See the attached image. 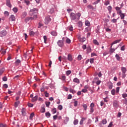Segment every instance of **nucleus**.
Masks as SVG:
<instances>
[{"mask_svg": "<svg viewBox=\"0 0 127 127\" xmlns=\"http://www.w3.org/2000/svg\"><path fill=\"white\" fill-rule=\"evenodd\" d=\"M61 80H62L63 81H64L65 82H66V76L65 75H62V79Z\"/></svg>", "mask_w": 127, "mask_h": 127, "instance_id": "72a5a7b5", "label": "nucleus"}, {"mask_svg": "<svg viewBox=\"0 0 127 127\" xmlns=\"http://www.w3.org/2000/svg\"><path fill=\"white\" fill-rule=\"evenodd\" d=\"M29 34L31 36H34V34H35V33L33 32V31L30 30Z\"/></svg>", "mask_w": 127, "mask_h": 127, "instance_id": "393cba45", "label": "nucleus"}, {"mask_svg": "<svg viewBox=\"0 0 127 127\" xmlns=\"http://www.w3.org/2000/svg\"><path fill=\"white\" fill-rule=\"evenodd\" d=\"M93 42L95 45H100V44L98 42L97 40H93Z\"/></svg>", "mask_w": 127, "mask_h": 127, "instance_id": "b1692460", "label": "nucleus"}, {"mask_svg": "<svg viewBox=\"0 0 127 127\" xmlns=\"http://www.w3.org/2000/svg\"><path fill=\"white\" fill-rule=\"evenodd\" d=\"M51 34H52L53 36H57V32L55 31L51 32Z\"/></svg>", "mask_w": 127, "mask_h": 127, "instance_id": "a211bd4d", "label": "nucleus"}, {"mask_svg": "<svg viewBox=\"0 0 127 127\" xmlns=\"http://www.w3.org/2000/svg\"><path fill=\"white\" fill-rule=\"evenodd\" d=\"M116 49H118V48H116V49H113L111 48L110 50V52H111V53H114V52L116 51Z\"/></svg>", "mask_w": 127, "mask_h": 127, "instance_id": "cd10ccee", "label": "nucleus"}, {"mask_svg": "<svg viewBox=\"0 0 127 127\" xmlns=\"http://www.w3.org/2000/svg\"><path fill=\"white\" fill-rule=\"evenodd\" d=\"M120 17H121V19H125V14H124V13H122V14H120Z\"/></svg>", "mask_w": 127, "mask_h": 127, "instance_id": "7c9ffc66", "label": "nucleus"}, {"mask_svg": "<svg viewBox=\"0 0 127 127\" xmlns=\"http://www.w3.org/2000/svg\"><path fill=\"white\" fill-rule=\"evenodd\" d=\"M3 87L5 89H7V88L8 87V86L7 85V84H4L3 85Z\"/></svg>", "mask_w": 127, "mask_h": 127, "instance_id": "052dcab7", "label": "nucleus"}, {"mask_svg": "<svg viewBox=\"0 0 127 127\" xmlns=\"http://www.w3.org/2000/svg\"><path fill=\"white\" fill-rule=\"evenodd\" d=\"M0 127H7L6 124H3L2 123L0 124Z\"/></svg>", "mask_w": 127, "mask_h": 127, "instance_id": "a19ab883", "label": "nucleus"}, {"mask_svg": "<svg viewBox=\"0 0 127 127\" xmlns=\"http://www.w3.org/2000/svg\"><path fill=\"white\" fill-rule=\"evenodd\" d=\"M82 106L84 111H87V108H88V106L87 105V104H83Z\"/></svg>", "mask_w": 127, "mask_h": 127, "instance_id": "2f4dec72", "label": "nucleus"}, {"mask_svg": "<svg viewBox=\"0 0 127 127\" xmlns=\"http://www.w3.org/2000/svg\"><path fill=\"white\" fill-rule=\"evenodd\" d=\"M113 106L114 108H116V109H118V108L120 107V102L118 100L113 101Z\"/></svg>", "mask_w": 127, "mask_h": 127, "instance_id": "f03ea898", "label": "nucleus"}, {"mask_svg": "<svg viewBox=\"0 0 127 127\" xmlns=\"http://www.w3.org/2000/svg\"><path fill=\"white\" fill-rule=\"evenodd\" d=\"M4 72V68H2L0 69V76H1L3 72Z\"/></svg>", "mask_w": 127, "mask_h": 127, "instance_id": "a878e982", "label": "nucleus"}, {"mask_svg": "<svg viewBox=\"0 0 127 127\" xmlns=\"http://www.w3.org/2000/svg\"><path fill=\"white\" fill-rule=\"evenodd\" d=\"M33 117H34V113H32L30 114V120H32Z\"/></svg>", "mask_w": 127, "mask_h": 127, "instance_id": "37998d69", "label": "nucleus"}, {"mask_svg": "<svg viewBox=\"0 0 127 127\" xmlns=\"http://www.w3.org/2000/svg\"><path fill=\"white\" fill-rule=\"evenodd\" d=\"M45 24H48V23L51 21V18H50V16H48L45 18Z\"/></svg>", "mask_w": 127, "mask_h": 127, "instance_id": "39448f33", "label": "nucleus"}, {"mask_svg": "<svg viewBox=\"0 0 127 127\" xmlns=\"http://www.w3.org/2000/svg\"><path fill=\"white\" fill-rule=\"evenodd\" d=\"M88 8L89 9H94V7H93V5L89 4L87 6Z\"/></svg>", "mask_w": 127, "mask_h": 127, "instance_id": "ea45409f", "label": "nucleus"}, {"mask_svg": "<svg viewBox=\"0 0 127 127\" xmlns=\"http://www.w3.org/2000/svg\"><path fill=\"white\" fill-rule=\"evenodd\" d=\"M20 104L19 101H17L15 103L14 107L15 108H17L18 107V105Z\"/></svg>", "mask_w": 127, "mask_h": 127, "instance_id": "473e14b6", "label": "nucleus"}, {"mask_svg": "<svg viewBox=\"0 0 127 127\" xmlns=\"http://www.w3.org/2000/svg\"><path fill=\"white\" fill-rule=\"evenodd\" d=\"M40 91L41 92H44V91H45V88H44V86H42V87H41Z\"/></svg>", "mask_w": 127, "mask_h": 127, "instance_id": "603ef678", "label": "nucleus"}, {"mask_svg": "<svg viewBox=\"0 0 127 127\" xmlns=\"http://www.w3.org/2000/svg\"><path fill=\"white\" fill-rule=\"evenodd\" d=\"M6 34H7V32L5 30H3L0 32V36H1V37H3V36H5Z\"/></svg>", "mask_w": 127, "mask_h": 127, "instance_id": "423d86ee", "label": "nucleus"}, {"mask_svg": "<svg viewBox=\"0 0 127 127\" xmlns=\"http://www.w3.org/2000/svg\"><path fill=\"white\" fill-rule=\"evenodd\" d=\"M26 15H27V13L26 12H23L21 15L22 18H24Z\"/></svg>", "mask_w": 127, "mask_h": 127, "instance_id": "f3484780", "label": "nucleus"}, {"mask_svg": "<svg viewBox=\"0 0 127 127\" xmlns=\"http://www.w3.org/2000/svg\"><path fill=\"white\" fill-rule=\"evenodd\" d=\"M86 51L87 54L91 53V52H92V49L91 48V47H88L87 48Z\"/></svg>", "mask_w": 127, "mask_h": 127, "instance_id": "4468645a", "label": "nucleus"}, {"mask_svg": "<svg viewBox=\"0 0 127 127\" xmlns=\"http://www.w3.org/2000/svg\"><path fill=\"white\" fill-rule=\"evenodd\" d=\"M122 97H123V98H124V99H126V98H127V93L123 94Z\"/></svg>", "mask_w": 127, "mask_h": 127, "instance_id": "49530a36", "label": "nucleus"}, {"mask_svg": "<svg viewBox=\"0 0 127 127\" xmlns=\"http://www.w3.org/2000/svg\"><path fill=\"white\" fill-rule=\"evenodd\" d=\"M71 73H72V71H71V70H67L65 72V74H66V75H67V76H69V75H70V74H71Z\"/></svg>", "mask_w": 127, "mask_h": 127, "instance_id": "f704fd0d", "label": "nucleus"}, {"mask_svg": "<svg viewBox=\"0 0 127 127\" xmlns=\"http://www.w3.org/2000/svg\"><path fill=\"white\" fill-rule=\"evenodd\" d=\"M66 42L68 44H70L71 43V40H70L69 38H67L66 40Z\"/></svg>", "mask_w": 127, "mask_h": 127, "instance_id": "79ce46f5", "label": "nucleus"}, {"mask_svg": "<svg viewBox=\"0 0 127 127\" xmlns=\"http://www.w3.org/2000/svg\"><path fill=\"white\" fill-rule=\"evenodd\" d=\"M121 70L122 71L123 78L126 77V73L127 72V68L125 67H122L121 68Z\"/></svg>", "mask_w": 127, "mask_h": 127, "instance_id": "7ed1b4c3", "label": "nucleus"}, {"mask_svg": "<svg viewBox=\"0 0 127 127\" xmlns=\"http://www.w3.org/2000/svg\"><path fill=\"white\" fill-rule=\"evenodd\" d=\"M81 13L79 12L76 13V14L73 12H71L70 14L69 17L71 20H74L75 22H77V21H79L80 17H81Z\"/></svg>", "mask_w": 127, "mask_h": 127, "instance_id": "f257e3e1", "label": "nucleus"}, {"mask_svg": "<svg viewBox=\"0 0 127 127\" xmlns=\"http://www.w3.org/2000/svg\"><path fill=\"white\" fill-rule=\"evenodd\" d=\"M46 117H47V118H50L51 114H50V113L49 112H47L46 114Z\"/></svg>", "mask_w": 127, "mask_h": 127, "instance_id": "c9c22d12", "label": "nucleus"}, {"mask_svg": "<svg viewBox=\"0 0 127 127\" xmlns=\"http://www.w3.org/2000/svg\"><path fill=\"white\" fill-rule=\"evenodd\" d=\"M107 9H108L109 13L111 14V13L112 12V7H111V6H109L108 7H107Z\"/></svg>", "mask_w": 127, "mask_h": 127, "instance_id": "5701e85b", "label": "nucleus"}, {"mask_svg": "<svg viewBox=\"0 0 127 127\" xmlns=\"http://www.w3.org/2000/svg\"><path fill=\"white\" fill-rule=\"evenodd\" d=\"M24 2L27 4V5H29V4L30 3V2L28 0H25Z\"/></svg>", "mask_w": 127, "mask_h": 127, "instance_id": "6e6d98bb", "label": "nucleus"}, {"mask_svg": "<svg viewBox=\"0 0 127 127\" xmlns=\"http://www.w3.org/2000/svg\"><path fill=\"white\" fill-rule=\"evenodd\" d=\"M78 123H79V121H78V120H75L73 122V125H74V126H76V125H78Z\"/></svg>", "mask_w": 127, "mask_h": 127, "instance_id": "58836bf2", "label": "nucleus"}, {"mask_svg": "<svg viewBox=\"0 0 127 127\" xmlns=\"http://www.w3.org/2000/svg\"><path fill=\"white\" fill-rule=\"evenodd\" d=\"M78 24H79V26H82L83 25V23H82V21H79L78 22Z\"/></svg>", "mask_w": 127, "mask_h": 127, "instance_id": "680f3d73", "label": "nucleus"}, {"mask_svg": "<svg viewBox=\"0 0 127 127\" xmlns=\"http://www.w3.org/2000/svg\"><path fill=\"white\" fill-rule=\"evenodd\" d=\"M46 107H49V106H50V102H46Z\"/></svg>", "mask_w": 127, "mask_h": 127, "instance_id": "4d7b16f0", "label": "nucleus"}, {"mask_svg": "<svg viewBox=\"0 0 127 127\" xmlns=\"http://www.w3.org/2000/svg\"><path fill=\"white\" fill-rule=\"evenodd\" d=\"M84 89H85V90H88V89L91 90V87H90V86L86 85L84 86Z\"/></svg>", "mask_w": 127, "mask_h": 127, "instance_id": "4c0bfd02", "label": "nucleus"}, {"mask_svg": "<svg viewBox=\"0 0 127 127\" xmlns=\"http://www.w3.org/2000/svg\"><path fill=\"white\" fill-rule=\"evenodd\" d=\"M44 95H45L46 98H48V97H49V93H48L47 92V91H45V92H44Z\"/></svg>", "mask_w": 127, "mask_h": 127, "instance_id": "e433bc0d", "label": "nucleus"}, {"mask_svg": "<svg viewBox=\"0 0 127 127\" xmlns=\"http://www.w3.org/2000/svg\"><path fill=\"white\" fill-rule=\"evenodd\" d=\"M103 125H106L107 124V120L106 119H104L102 120Z\"/></svg>", "mask_w": 127, "mask_h": 127, "instance_id": "3c124183", "label": "nucleus"}, {"mask_svg": "<svg viewBox=\"0 0 127 127\" xmlns=\"http://www.w3.org/2000/svg\"><path fill=\"white\" fill-rule=\"evenodd\" d=\"M73 82H74V83H77V84H79L80 83V80L77 78H75L73 79Z\"/></svg>", "mask_w": 127, "mask_h": 127, "instance_id": "dca6fc26", "label": "nucleus"}, {"mask_svg": "<svg viewBox=\"0 0 127 127\" xmlns=\"http://www.w3.org/2000/svg\"><path fill=\"white\" fill-rule=\"evenodd\" d=\"M82 48L83 50H85V49H87V46L86 45H83Z\"/></svg>", "mask_w": 127, "mask_h": 127, "instance_id": "13d9d810", "label": "nucleus"}, {"mask_svg": "<svg viewBox=\"0 0 127 127\" xmlns=\"http://www.w3.org/2000/svg\"><path fill=\"white\" fill-rule=\"evenodd\" d=\"M74 107H77L78 106V101H75L74 102Z\"/></svg>", "mask_w": 127, "mask_h": 127, "instance_id": "5fc2aeb1", "label": "nucleus"}, {"mask_svg": "<svg viewBox=\"0 0 127 127\" xmlns=\"http://www.w3.org/2000/svg\"><path fill=\"white\" fill-rule=\"evenodd\" d=\"M81 92H82V93H87V92H88V89H85L84 88L82 89Z\"/></svg>", "mask_w": 127, "mask_h": 127, "instance_id": "09e8293b", "label": "nucleus"}, {"mask_svg": "<svg viewBox=\"0 0 127 127\" xmlns=\"http://www.w3.org/2000/svg\"><path fill=\"white\" fill-rule=\"evenodd\" d=\"M105 5H109L110 4V0H107L104 3Z\"/></svg>", "mask_w": 127, "mask_h": 127, "instance_id": "a18cd8bd", "label": "nucleus"}, {"mask_svg": "<svg viewBox=\"0 0 127 127\" xmlns=\"http://www.w3.org/2000/svg\"><path fill=\"white\" fill-rule=\"evenodd\" d=\"M85 24L86 26H90V25H91L90 21H89L88 20L85 21Z\"/></svg>", "mask_w": 127, "mask_h": 127, "instance_id": "6ab92c4d", "label": "nucleus"}, {"mask_svg": "<svg viewBox=\"0 0 127 127\" xmlns=\"http://www.w3.org/2000/svg\"><path fill=\"white\" fill-rule=\"evenodd\" d=\"M52 114H56V113L57 112V110L56 108L52 109Z\"/></svg>", "mask_w": 127, "mask_h": 127, "instance_id": "c85d7f7f", "label": "nucleus"}, {"mask_svg": "<svg viewBox=\"0 0 127 127\" xmlns=\"http://www.w3.org/2000/svg\"><path fill=\"white\" fill-rule=\"evenodd\" d=\"M122 40L119 39V40H117L116 41H114L112 44H111V48H112V47H113V45H114V44H117V43H120V42Z\"/></svg>", "mask_w": 127, "mask_h": 127, "instance_id": "6e6552de", "label": "nucleus"}, {"mask_svg": "<svg viewBox=\"0 0 127 127\" xmlns=\"http://www.w3.org/2000/svg\"><path fill=\"white\" fill-rule=\"evenodd\" d=\"M111 94L113 96H115L116 95V90L115 89L111 90Z\"/></svg>", "mask_w": 127, "mask_h": 127, "instance_id": "bb28decb", "label": "nucleus"}, {"mask_svg": "<svg viewBox=\"0 0 127 127\" xmlns=\"http://www.w3.org/2000/svg\"><path fill=\"white\" fill-rule=\"evenodd\" d=\"M13 11H14V12H15V13H16V12H17V11H18V9L17 8V7H14L12 9Z\"/></svg>", "mask_w": 127, "mask_h": 127, "instance_id": "c756f323", "label": "nucleus"}, {"mask_svg": "<svg viewBox=\"0 0 127 127\" xmlns=\"http://www.w3.org/2000/svg\"><path fill=\"white\" fill-rule=\"evenodd\" d=\"M6 5L8 7H11L12 5L11 3H10V0H6Z\"/></svg>", "mask_w": 127, "mask_h": 127, "instance_id": "1a4fd4ad", "label": "nucleus"}, {"mask_svg": "<svg viewBox=\"0 0 127 127\" xmlns=\"http://www.w3.org/2000/svg\"><path fill=\"white\" fill-rule=\"evenodd\" d=\"M120 92V87H117L116 88V93L118 94V93Z\"/></svg>", "mask_w": 127, "mask_h": 127, "instance_id": "e2e57ef3", "label": "nucleus"}, {"mask_svg": "<svg viewBox=\"0 0 127 127\" xmlns=\"http://www.w3.org/2000/svg\"><path fill=\"white\" fill-rule=\"evenodd\" d=\"M57 44L59 47H63L64 45V43H63V41L62 40H59L57 42Z\"/></svg>", "mask_w": 127, "mask_h": 127, "instance_id": "0eeeda50", "label": "nucleus"}, {"mask_svg": "<svg viewBox=\"0 0 127 127\" xmlns=\"http://www.w3.org/2000/svg\"><path fill=\"white\" fill-rule=\"evenodd\" d=\"M43 38L44 40V43H46V41H47V37L46 36H44Z\"/></svg>", "mask_w": 127, "mask_h": 127, "instance_id": "de8ad7c7", "label": "nucleus"}, {"mask_svg": "<svg viewBox=\"0 0 127 127\" xmlns=\"http://www.w3.org/2000/svg\"><path fill=\"white\" fill-rule=\"evenodd\" d=\"M37 99H38V96L36 95L35 97L32 98L31 101L32 102H36V101H37Z\"/></svg>", "mask_w": 127, "mask_h": 127, "instance_id": "ddd939ff", "label": "nucleus"}, {"mask_svg": "<svg viewBox=\"0 0 127 127\" xmlns=\"http://www.w3.org/2000/svg\"><path fill=\"white\" fill-rule=\"evenodd\" d=\"M10 21H15V16L14 15H11L9 18Z\"/></svg>", "mask_w": 127, "mask_h": 127, "instance_id": "9d476101", "label": "nucleus"}, {"mask_svg": "<svg viewBox=\"0 0 127 127\" xmlns=\"http://www.w3.org/2000/svg\"><path fill=\"white\" fill-rule=\"evenodd\" d=\"M86 120V118H82L80 121V125H83V123H84V121Z\"/></svg>", "mask_w": 127, "mask_h": 127, "instance_id": "aec40b11", "label": "nucleus"}, {"mask_svg": "<svg viewBox=\"0 0 127 127\" xmlns=\"http://www.w3.org/2000/svg\"><path fill=\"white\" fill-rule=\"evenodd\" d=\"M18 78H19V75H16L15 76L13 79H14V80H17L18 79Z\"/></svg>", "mask_w": 127, "mask_h": 127, "instance_id": "0e129e2a", "label": "nucleus"}, {"mask_svg": "<svg viewBox=\"0 0 127 127\" xmlns=\"http://www.w3.org/2000/svg\"><path fill=\"white\" fill-rule=\"evenodd\" d=\"M113 127V122H110V123L108 125V127Z\"/></svg>", "mask_w": 127, "mask_h": 127, "instance_id": "774afa93", "label": "nucleus"}, {"mask_svg": "<svg viewBox=\"0 0 127 127\" xmlns=\"http://www.w3.org/2000/svg\"><path fill=\"white\" fill-rule=\"evenodd\" d=\"M58 109V110L62 111V110L63 109V106H62V105H59Z\"/></svg>", "mask_w": 127, "mask_h": 127, "instance_id": "c03bdc74", "label": "nucleus"}, {"mask_svg": "<svg viewBox=\"0 0 127 127\" xmlns=\"http://www.w3.org/2000/svg\"><path fill=\"white\" fill-rule=\"evenodd\" d=\"M38 12V9L36 8H34L30 10V15H31L32 14H33L34 13H37Z\"/></svg>", "mask_w": 127, "mask_h": 127, "instance_id": "20e7f679", "label": "nucleus"}, {"mask_svg": "<svg viewBox=\"0 0 127 127\" xmlns=\"http://www.w3.org/2000/svg\"><path fill=\"white\" fill-rule=\"evenodd\" d=\"M115 57H116L117 60H118V61H120L121 60V57H120V56L118 54H116L115 56Z\"/></svg>", "mask_w": 127, "mask_h": 127, "instance_id": "4be33fe9", "label": "nucleus"}, {"mask_svg": "<svg viewBox=\"0 0 127 127\" xmlns=\"http://www.w3.org/2000/svg\"><path fill=\"white\" fill-rule=\"evenodd\" d=\"M90 62L91 64H93V63H94V59H90Z\"/></svg>", "mask_w": 127, "mask_h": 127, "instance_id": "338daca9", "label": "nucleus"}, {"mask_svg": "<svg viewBox=\"0 0 127 127\" xmlns=\"http://www.w3.org/2000/svg\"><path fill=\"white\" fill-rule=\"evenodd\" d=\"M111 22H112L113 23H116L117 22V19H113L111 20Z\"/></svg>", "mask_w": 127, "mask_h": 127, "instance_id": "69168bd1", "label": "nucleus"}, {"mask_svg": "<svg viewBox=\"0 0 127 127\" xmlns=\"http://www.w3.org/2000/svg\"><path fill=\"white\" fill-rule=\"evenodd\" d=\"M68 29H69V30H70V31H73V26H69L68 27Z\"/></svg>", "mask_w": 127, "mask_h": 127, "instance_id": "864d4df0", "label": "nucleus"}, {"mask_svg": "<svg viewBox=\"0 0 127 127\" xmlns=\"http://www.w3.org/2000/svg\"><path fill=\"white\" fill-rule=\"evenodd\" d=\"M21 113L22 116H26V110H25V108H22L21 110Z\"/></svg>", "mask_w": 127, "mask_h": 127, "instance_id": "9b49d317", "label": "nucleus"}, {"mask_svg": "<svg viewBox=\"0 0 127 127\" xmlns=\"http://www.w3.org/2000/svg\"><path fill=\"white\" fill-rule=\"evenodd\" d=\"M121 51H125V50H126V48H125V46H123L121 48Z\"/></svg>", "mask_w": 127, "mask_h": 127, "instance_id": "bf43d9fd", "label": "nucleus"}, {"mask_svg": "<svg viewBox=\"0 0 127 127\" xmlns=\"http://www.w3.org/2000/svg\"><path fill=\"white\" fill-rule=\"evenodd\" d=\"M67 59L68 61H72L73 60V58H72V55L70 54H68L67 56Z\"/></svg>", "mask_w": 127, "mask_h": 127, "instance_id": "2eb2a0df", "label": "nucleus"}, {"mask_svg": "<svg viewBox=\"0 0 127 127\" xmlns=\"http://www.w3.org/2000/svg\"><path fill=\"white\" fill-rule=\"evenodd\" d=\"M69 92L70 93H72L74 95V94H75L76 91L72 88L69 89Z\"/></svg>", "mask_w": 127, "mask_h": 127, "instance_id": "412c9836", "label": "nucleus"}, {"mask_svg": "<svg viewBox=\"0 0 127 127\" xmlns=\"http://www.w3.org/2000/svg\"><path fill=\"white\" fill-rule=\"evenodd\" d=\"M108 85L109 89H110V90H112V89H113V83L112 82H108Z\"/></svg>", "mask_w": 127, "mask_h": 127, "instance_id": "f8f14e48", "label": "nucleus"}, {"mask_svg": "<svg viewBox=\"0 0 127 127\" xmlns=\"http://www.w3.org/2000/svg\"><path fill=\"white\" fill-rule=\"evenodd\" d=\"M2 80L4 81V82H6V81H7V77H6V76H4L2 78Z\"/></svg>", "mask_w": 127, "mask_h": 127, "instance_id": "8fccbe9b", "label": "nucleus"}]
</instances>
